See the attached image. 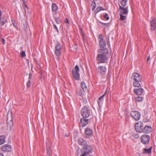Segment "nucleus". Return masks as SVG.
<instances>
[{
	"instance_id": "40",
	"label": "nucleus",
	"mask_w": 156,
	"mask_h": 156,
	"mask_svg": "<svg viewBox=\"0 0 156 156\" xmlns=\"http://www.w3.org/2000/svg\"><path fill=\"white\" fill-rule=\"evenodd\" d=\"M73 48L74 50H76L77 49V46L76 44H75L73 46Z\"/></svg>"
},
{
	"instance_id": "17",
	"label": "nucleus",
	"mask_w": 156,
	"mask_h": 156,
	"mask_svg": "<svg viewBox=\"0 0 156 156\" xmlns=\"http://www.w3.org/2000/svg\"><path fill=\"white\" fill-rule=\"evenodd\" d=\"M106 43L105 40H99V45L100 48V49L105 48L106 46Z\"/></svg>"
},
{
	"instance_id": "8",
	"label": "nucleus",
	"mask_w": 156,
	"mask_h": 156,
	"mask_svg": "<svg viewBox=\"0 0 156 156\" xmlns=\"http://www.w3.org/2000/svg\"><path fill=\"white\" fill-rule=\"evenodd\" d=\"M136 130L138 132H143L144 125L142 122L139 121L136 123L135 126Z\"/></svg>"
},
{
	"instance_id": "25",
	"label": "nucleus",
	"mask_w": 156,
	"mask_h": 156,
	"mask_svg": "<svg viewBox=\"0 0 156 156\" xmlns=\"http://www.w3.org/2000/svg\"><path fill=\"white\" fill-rule=\"evenodd\" d=\"M105 93L103 95L98 98V103L99 105H100L101 104V101H102L104 97L105 94Z\"/></svg>"
},
{
	"instance_id": "32",
	"label": "nucleus",
	"mask_w": 156,
	"mask_h": 156,
	"mask_svg": "<svg viewBox=\"0 0 156 156\" xmlns=\"http://www.w3.org/2000/svg\"><path fill=\"white\" fill-rule=\"evenodd\" d=\"M135 99L138 101H141L142 100L143 98L141 97L138 96Z\"/></svg>"
},
{
	"instance_id": "36",
	"label": "nucleus",
	"mask_w": 156,
	"mask_h": 156,
	"mask_svg": "<svg viewBox=\"0 0 156 156\" xmlns=\"http://www.w3.org/2000/svg\"><path fill=\"white\" fill-rule=\"evenodd\" d=\"M98 38L100 39V40H105L103 38V35L102 34H100L98 37Z\"/></svg>"
},
{
	"instance_id": "13",
	"label": "nucleus",
	"mask_w": 156,
	"mask_h": 156,
	"mask_svg": "<svg viewBox=\"0 0 156 156\" xmlns=\"http://www.w3.org/2000/svg\"><path fill=\"white\" fill-rule=\"evenodd\" d=\"M2 150L4 152H9L11 151V147L10 145L8 144H5L2 146L1 147Z\"/></svg>"
},
{
	"instance_id": "19",
	"label": "nucleus",
	"mask_w": 156,
	"mask_h": 156,
	"mask_svg": "<svg viewBox=\"0 0 156 156\" xmlns=\"http://www.w3.org/2000/svg\"><path fill=\"white\" fill-rule=\"evenodd\" d=\"M78 143L79 144L81 145L82 147H83L84 146H86L88 145L86 141L83 139H79L78 141Z\"/></svg>"
},
{
	"instance_id": "14",
	"label": "nucleus",
	"mask_w": 156,
	"mask_h": 156,
	"mask_svg": "<svg viewBox=\"0 0 156 156\" xmlns=\"http://www.w3.org/2000/svg\"><path fill=\"white\" fill-rule=\"evenodd\" d=\"M151 30L153 31L156 29V20L155 19H153L150 22Z\"/></svg>"
},
{
	"instance_id": "30",
	"label": "nucleus",
	"mask_w": 156,
	"mask_h": 156,
	"mask_svg": "<svg viewBox=\"0 0 156 156\" xmlns=\"http://www.w3.org/2000/svg\"><path fill=\"white\" fill-rule=\"evenodd\" d=\"M54 19H55V20L56 23L57 24H59V23L60 22V20L59 17H55Z\"/></svg>"
},
{
	"instance_id": "38",
	"label": "nucleus",
	"mask_w": 156,
	"mask_h": 156,
	"mask_svg": "<svg viewBox=\"0 0 156 156\" xmlns=\"http://www.w3.org/2000/svg\"><path fill=\"white\" fill-rule=\"evenodd\" d=\"M31 82L30 80H29L27 84V87H29L30 86Z\"/></svg>"
},
{
	"instance_id": "20",
	"label": "nucleus",
	"mask_w": 156,
	"mask_h": 156,
	"mask_svg": "<svg viewBox=\"0 0 156 156\" xmlns=\"http://www.w3.org/2000/svg\"><path fill=\"white\" fill-rule=\"evenodd\" d=\"M93 132L92 130L88 128H86L85 130V133L86 135L89 136H92Z\"/></svg>"
},
{
	"instance_id": "15",
	"label": "nucleus",
	"mask_w": 156,
	"mask_h": 156,
	"mask_svg": "<svg viewBox=\"0 0 156 156\" xmlns=\"http://www.w3.org/2000/svg\"><path fill=\"white\" fill-rule=\"evenodd\" d=\"M106 70V67L103 66H100L98 68V71L102 75L105 74Z\"/></svg>"
},
{
	"instance_id": "22",
	"label": "nucleus",
	"mask_w": 156,
	"mask_h": 156,
	"mask_svg": "<svg viewBox=\"0 0 156 156\" xmlns=\"http://www.w3.org/2000/svg\"><path fill=\"white\" fill-rule=\"evenodd\" d=\"M81 86L84 91H85L87 90V86L84 82H82L81 83Z\"/></svg>"
},
{
	"instance_id": "28",
	"label": "nucleus",
	"mask_w": 156,
	"mask_h": 156,
	"mask_svg": "<svg viewBox=\"0 0 156 156\" xmlns=\"http://www.w3.org/2000/svg\"><path fill=\"white\" fill-rule=\"evenodd\" d=\"M123 14H120V20H125L126 18V16H123Z\"/></svg>"
},
{
	"instance_id": "43",
	"label": "nucleus",
	"mask_w": 156,
	"mask_h": 156,
	"mask_svg": "<svg viewBox=\"0 0 156 156\" xmlns=\"http://www.w3.org/2000/svg\"><path fill=\"white\" fill-rule=\"evenodd\" d=\"M79 93L78 94L80 96H81L82 94V91L81 90H79Z\"/></svg>"
},
{
	"instance_id": "1",
	"label": "nucleus",
	"mask_w": 156,
	"mask_h": 156,
	"mask_svg": "<svg viewBox=\"0 0 156 156\" xmlns=\"http://www.w3.org/2000/svg\"><path fill=\"white\" fill-rule=\"evenodd\" d=\"M98 54L97 57L98 63H105L107 60V55L108 54V50L107 48L99 49L98 51Z\"/></svg>"
},
{
	"instance_id": "23",
	"label": "nucleus",
	"mask_w": 156,
	"mask_h": 156,
	"mask_svg": "<svg viewBox=\"0 0 156 156\" xmlns=\"http://www.w3.org/2000/svg\"><path fill=\"white\" fill-rule=\"evenodd\" d=\"M152 147H151L149 149H146V148H144L143 150V153H147V154H150L151 153V150Z\"/></svg>"
},
{
	"instance_id": "11",
	"label": "nucleus",
	"mask_w": 156,
	"mask_h": 156,
	"mask_svg": "<svg viewBox=\"0 0 156 156\" xmlns=\"http://www.w3.org/2000/svg\"><path fill=\"white\" fill-rule=\"evenodd\" d=\"M121 6L120 5H119V10L120 12V14H122L124 15H126L128 12V7Z\"/></svg>"
},
{
	"instance_id": "47",
	"label": "nucleus",
	"mask_w": 156,
	"mask_h": 156,
	"mask_svg": "<svg viewBox=\"0 0 156 156\" xmlns=\"http://www.w3.org/2000/svg\"><path fill=\"white\" fill-rule=\"evenodd\" d=\"M2 41L3 44H4L5 40L3 38H2Z\"/></svg>"
},
{
	"instance_id": "7",
	"label": "nucleus",
	"mask_w": 156,
	"mask_h": 156,
	"mask_svg": "<svg viewBox=\"0 0 156 156\" xmlns=\"http://www.w3.org/2000/svg\"><path fill=\"white\" fill-rule=\"evenodd\" d=\"M131 116L136 121L139 120L140 118V114L137 111H132L130 112Z\"/></svg>"
},
{
	"instance_id": "42",
	"label": "nucleus",
	"mask_w": 156,
	"mask_h": 156,
	"mask_svg": "<svg viewBox=\"0 0 156 156\" xmlns=\"http://www.w3.org/2000/svg\"><path fill=\"white\" fill-rule=\"evenodd\" d=\"M53 26H54L55 29L56 30H57V32H58V29L57 28V27H56V26L55 25V24H54L53 25Z\"/></svg>"
},
{
	"instance_id": "49",
	"label": "nucleus",
	"mask_w": 156,
	"mask_h": 156,
	"mask_svg": "<svg viewBox=\"0 0 156 156\" xmlns=\"http://www.w3.org/2000/svg\"><path fill=\"white\" fill-rule=\"evenodd\" d=\"M92 0H91V1H92ZM92 3H94V4H95V1L94 0H93L92 1Z\"/></svg>"
},
{
	"instance_id": "46",
	"label": "nucleus",
	"mask_w": 156,
	"mask_h": 156,
	"mask_svg": "<svg viewBox=\"0 0 156 156\" xmlns=\"http://www.w3.org/2000/svg\"><path fill=\"white\" fill-rule=\"evenodd\" d=\"M93 5V7H92V9H93V10H94L95 8H96V6H95V5Z\"/></svg>"
},
{
	"instance_id": "3",
	"label": "nucleus",
	"mask_w": 156,
	"mask_h": 156,
	"mask_svg": "<svg viewBox=\"0 0 156 156\" xmlns=\"http://www.w3.org/2000/svg\"><path fill=\"white\" fill-rule=\"evenodd\" d=\"M93 148L90 145H87L82 148L83 154L81 156H92L90 154L93 152Z\"/></svg>"
},
{
	"instance_id": "29",
	"label": "nucleus",
	"mask_w": 156,
	"mask_h": 156,
	"mask_svg": "<svg viewBox=\"0 0 156 156\" xmlns=\"http://www.w3.org/2000/svg\"><path fill=\"white\" fill-rule=\"evenodd\" d=\"M127 0H122L121 4L123 6H125Z\"/></svg>"
},
{
	"instance_id": "18",
	"label": "nucleus",
	"mask_w": 156,
	"mask_h": 156,
	"mask_svg": "<svg viewBox=\"0 0 156 156\" xmlns=\"http://www.w3.org/2000/svg\"><path fill=\"white\" fill-rule=\"evenodd\" d=\"M151 131V127L149 126H145L144 128L143 133H148Z\"/></svg>"
},
{
	"instance_id": "45",
	"label": "nucleus",
	"mask_w": 156,
	"mask_h": 156,
	"mask_svg": "<svg viewBox=\"0 0 156 156\" xmlns=\"http://www.w3.org/2000/svg\"><path fill=\"white\" fill-rule=\"evenodd\" d=\"M150 60V57H148L147 59V62H148Z\"/></svg>"
},
{
	"instance_id": "10",
	"label": "nucleus",
	"mask_w": 156,
	"mask_h": 156,
	"mask_svg": "<svg viewBox=\"0 0 156 156\" xmlns=\"http://www.w3.org/2000/svg\"><path fill=\"white\" fill-rule=\"evenodd\" d=\"M87 118L83 117L80 119L79 123L80 126L83 127L88 124L89 120Z\"/></svg>"
},
{
	"instance_id": "6",
	"label": "nucleus",
	"mask_w": 156,
	"mask_h": 156,
	"mask_svg": "<svg viewBox=\"0 0 156 156\" xmlns=\"http://www.w3.org/2000/svg\"><path fill=\"white\" fill-rule=\"evenodd\" d=\"M79 69L77 65H76L72 70V75L73 77L76 80H78L80 77V74L79 73Z\"/></svg>"
},
{
	"instance_id": "27",
	"label": "nucleus",
	"mask_w": 156,
	"mask_h": 156,
	"mask_svg": "<svg viewBox=\"0 0 156 156\" xmlns=\"http://www.w3.org/2000/svg\"><path fill=\"white\" fill-rule=\"evenodd\" d=\"M105 9L103 7H98L97 9L95 10V12L96 13H98L99 11L101 10H104Z\"/></svg>"
},
{
	"instance_id": "2",
	"label": "nucleus",
	"mask_w": 156,
	"mask_h": 156,
	"mask_svg": "<svg viewBox=\"0 0 156 156\" xmlns=\"http://www.w3.org/2000/svg\"><path fill=\"white\" fill-rule=\"evenodd\" d=\"M131 78L134 80L133 85L136 87H141L142 77L140 74L134 73L132 74Z\"/></svg>"
},
{
	"instance_id": "33",
	"label": "nucleus",
	"mask_w": 156,
	"mask_h": 156,
	"mask_svg": "<svg viewBox=\"0 0 156 156\" xmlns=\"http://www.w3.org/2000/svg\"><path fill=\"white\" fill-rule=\"evenodd\" d=\"M104 16V18L106 19L107 20H108L109 19V16L108 14L106 13H105Z\"/></svg>"
},
{
	"instance_id": "37",
	"label": "nucleus",
	"mask_w": 156,
	"mask_h": 156,
	"mask_svg": "<svg viewBox=\"0 0 156 156\" xmlns=\"http://www.w3.org/2000/svg\"><path fill=\"white\" fill-rule=\"evenodd\" d=\"M21 56L22 57H25L26 56L25 52L24 51H22L21 53Z\"/></svg>"
},
{
	"instance_id": "21",
	"label": "nucleus",
	"mask_w": 156,
	"mask_h": 156,
	"mask_svg": "<svg viewBox=\"0 0 156 156\" xmlns=\"http://www.w3.org/2000/svg\"><path fill=\"white\" fill-rule=\"evenodd\" d=\"M58 9V7L54 3H52L51 5V9L53 12L56 11Z\"/></svg>"
},
{
	"instance_id": "16",
	"label": "nucleus",
	"mask_w": 156,
	"mask_h": 156,
	"mask_svg": "<svg viewBox=\"0 0 156 156\" xmlns=\"http://www.w3.org/2000/svg\"><path fill=\"white\" fill-rule=\"evenodd\" d=\"M144 90L143 88H136L134 90V92L138 95H140L143 93Z\"/></svg>"
},
{
	"instance_id": "24",
	"label": "nucleus",
	"mask_w": 156,
	"mask_h": 156,
	"mask_svg": "<svg viewBox=\"0 0 156 156\" xmlns=\"http://www.w3.org/2000/svg\"><path fill=\"white\" fill-rule=\"evenodd\" d=\"M5 136L4 135L0 136V145H2L5 142Z\"/></svg>"
},
{
	"instance_id": "44",
	"label": "nucleus",
	"mask_w": 156,
	"mask_h": 156,
	"mask_svg": "<svg viewBox=\"0 0 156 156\" xmlns=\"http://www.w3.org/2000/svg\"><path fill=\"white\" fill-rule=\"evenodd\" d=\"M65 23H67V24H69V21H68V20L67 19H66V20H65Z\"/></svg>"
},
{
	"instance_id": "26",
	"label": "nucleus",
	"mask_w": 156,
	"mask_h": 156,
	"mask_svg": "<svg viewBox=\"0 0 156 156\" xmlns=\"http://www.w3.org/2000/svg\"><path fill=\"white\" fill-rule=\"evenodd\" d=\"M7 22V20L4 18H2L0 21V23L2 26H3L5 24V23Z\"/></svg>"
},
{
	"instance_id": "34",
	"label": "nucleus",
	"mask_w": 156,
	"mask_h": 156,
	"mask_svg": "<svg viewBox=\"0 0 156 156\" xmlns=\"http://www.w3.org/2000/svg\"><path fill=\"white\" fill-rule=\"evenodd\" d=\"M49 149H50V147L47 148V154L48 155V156H50L51 151Z\"/></svg>"
},
{
	"instance_id": "35",
	"label": "nucleus",
	"mask_w": 156,
	"mask_h": 156,
	"mask_svg": "<svg viewBox=\"0 0 156 156\" xmlns=\"http://www.w3.org/2000/svg\"><path fill=\"white\" fill-rule=\"evenodd\" d=\"M100 23L101 24L107 27L109 26V23H105L101 22H100Z\"/></svg>"
},
{
	"instance_id": "39",
	"label": "nucleus",
	"mask_w": 156,
	"mask_h": 156,
	"mask_svg": "<svg viewBox=\"0 0 156 156\" xmlns=\"http://www.w3.org/2000/svg\"><path fill=\"white\" fill-rule=\"evenodd\" d=\"M82 101L84 104H86L87 102V100L86 99L84 98L83 99Z\"/></svg>"
},
{
	"instance_id": "9",
	"label": "nucleus",
	"mask_w": 156,
	"mask_h": 156,
	"mask_svg": "<svg viewBox=\"0 0 156 156\" xmlns=\"http://www.w3.org/2000/svg\"><path fill=\"white\" fill-rule=\"evenodd\" d=\"M150 136L146 134H144L141 137V142L144 144H146L149 143L150 140Z\"/></svg>"
},
{
	"instance_id": "41",
	"label": "nucleus",
	"mask_w": 156,
	"mask_h": 156,
	"mask_svg": "<svg viewBox=\"0 0 156 156\" xmlns=\"http://www.w3.org/2000/svg\"><path fill=\"white\" fill-rule=\"evenodd\" d=\"M32 77V74L31 73H30L29 74V77L28 79L29 80H30L31 78Z\"/></svg>"
},
{
	"instance_id": "31",
	"label": "nucleus",
	"mask_w": 156,
	"mask_h": 156,
	"mask_svg": "<svg viewBox=\"0 0 156 156\" xmlns=\"http://www.w3.org/2000/svg\"><path fill=\"white\" fill-rule=\"evenodd\" d=\"M23 2V6L25 12V13L26 14V10L25 9V8H27V6L25 4V0H22Z\"/></svg>"
},
{
	"instance_id": "12",
	"label": "nucleus",
	"mask_w": 156,
	"mask_h": 156,
	"mask_svg": "<svg viewBox=\"0 0 156 156\" xmlns=\"http://www.w3.org/2000/svg\"><path fill=\"white\" fill-rule=\"evenodd\" d=\"M61 48V45L58 43L55 46V53L57 56H59L60 55Z\"/></svg>"
},
{
	"instance_id": "48",
	"label": "nucleus",
	"mask_w": 156,
	"mask_h": 156,
	"mask_svg": "<svg viewBox=\"0 0 156 156\" xmlns=\"http://www.w3.org/2000/svg\"><path fill=\"white\" fill-rule=\"evenodd\" d=\"M0 156H4V155L3 153H0Z\"/></svg>"
},
{
	"instance_id": "4",
	"label": "nucleus",
	"mask_w": 156,
	"mask_h": 156,
	"mask_svg": "<svg viewBox=\"0 0 156 156\" xmlns=\"http://www.w3.org/2000/svg\"><path fill=\"white\" fill-rule=\"evenodd\" d=\"M7 124L8 129H11L13 126V119L12 118V112L11 111L8 112L7 114Z\"/></svg>"
},
{
	"instance_id": "5",
	"label": "nucleus",
	"mask_w": 156,
	"mask_h": 156,
	"mask_svg": "<svg viewBox=\"0 0 156 156\" xmlns=\"http://www.w3.org/2000/svg\"><path fill=\"white\" fill-rule=\"evenodd\" d=\"M81 113L83 117L87 118L90 115V111L87 106H84L81 110Z\"/></svg>"
}]
</instances>
